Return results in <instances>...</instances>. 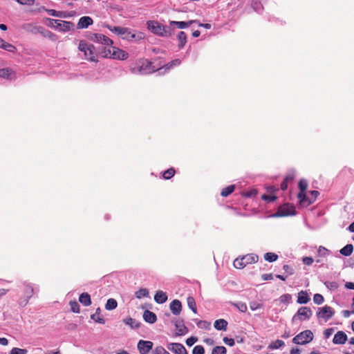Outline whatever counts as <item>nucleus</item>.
<instances>
[{
  "label": "nucleus",
  "instance_id": "1",
  "mask_svg": "<svg viewBox=\"0 0 354 354\" xmlns=\"http://www.w3.org/2000/svg\"><path fill=\"white\" fill-rule=\"evenodd\" d=\"M105 27H106L109 30H111L112 32L120 35L124 39L127 40H138V39H142L144 38V35L142 32H139L138 34L133 33L130 30V29L127 28L120 27V26H111L110 25H105Z\"/></svg>",
  "mask_w": 354,
  "mask_h": 354
},
{
  "label": "nucleus",
  "instance_id": "2",
  "mask_svg": "<svg viewBox=\"0 0 354 354\" xmlns=\"http://www.w3.org/2000/svg\"><path fill=\"white\" fill-rule=\"evenodd\" d=\"M131 71L134 74L147 75L155 71L154 66L151 62L147 59H140L137 61Z\"/></svg>",
  "mask_w": 354,
  "mask_h": 354
},
{
  "label": "nucleus",
  "instance_id": "3",
  "mask_svg": "<svg viewBox=\"0 0 354 354\" xmlns=\"http://www.w3.org/2000/svg\"><path fill=\"white\" fill-rule=\"evenodd\" d=\"M46 20L48 21V24H46L48 26L57 29L59 31L64 32L73 30L75 26L74 24L71 21H62L50 18H46Z\"/></svg>",
  "mask_w": 354,
  "mask_h": 354
},
{
  "label": "nucleus",
  "instance_id": "4",
  "mask_svg": "<svg viewBox=\"0 0 354 354\" xmlns=\"http://www.w3.org/2000/svg\"><path fill=\"white\" fill-rule=\"evenodd\" d=\"M78 49L84 52V57L86 59L91 62H96L97 60L95 47L93 44H88L85 41L82 40L80 41Z\"/></svg>",
  "mask_w": 354,
  "mask_h": 354
},
{
  "label": "nucleus",
  "instance_id": "5",
  "mask_svg": "<svg viewBox=\"0 0 354 354\" xmlns=\"http://www.w3.org/2000/svg\"><path fill=\"white\" fill-rule=\"evenodd\" d=\"M258 261V256L253 254H249L245 256H243L242 257L236 258L234 261V266L236 268L238 269H242L245 268L247 265L254 263L257 262Z\"/></svg>",
  "mask_w": 354,
  "mask_h": 354
},
{
  "label": "nucleus",
  "instance_id": "6",
  "mask_svg": "<svg viewBox=\"0 0 354 354\" xmlns=\"http://www.w3.org/2000/svg\"><path fill=\"white\" fill-rule=\"evenodd\" d=\"M103 56L124 60L128 58V53L118 48L111 46L107 49V52L104 51V55Z\"/></svg>",
  "mask_w": 354,
  "mask_h": 354
},
{
  "label": "nucleus",
  "instance_id": "7",
  "mask_svg": "<svg viewBox=\"0 0 354 354\" xmlns=\"http://www.w3.org/2000/svg\"><path fill=\"white\" fill-rule=\"evenodd\" d=\"M88 38L94 42H97L104 45L105 50L106 47L109 48L113 44V41L111 39L100 33H90L88 35Z\"/></svg>",
  "mask_w": 354,
  "mask_h": 354
},
{
  "label": "nucleus",
  "instance_id": "8",
  "mask_svg": "<svg viewBox=\"0 0 354 354\" xmlns=\"http://www.w3.org/2000/svg\"><path fill=\"white\" fill-rule=\"evenodd\" d=\"M313 332L306 330L296 335L292 339V342L296 344H306L310 342L313 339Z\"/></svg>",
  "mask_w": 354,
  "mask_h": 354
},
{
  "label": "nucleus",
  "instance_id": "9",
  "mask_svg": "<svg viewBox=\"0 0 354 354\" xmlns=\"http://www.w3.org/2000/svg\"><path fill=\"white\" fill-rule=\"evenodd\" d=\"M153 343L151 341L140 340L138 343V349L140 354H147L153 348Z\"/></svg>",
  "mask_w": 354,
  "mask_h": 354
},
{
  "label": "nucleus",
  "instance_id": "10",
  "mask_svg": "<svg viewBox=\"0 0 354 354\" xmlns=\"http://www.w3.org/2000/svg\"><path fill=\"white\" fill-rule=\"evenodd\" d=\"M313 315L312 310L308 307H301L297 315L293 317V319L298 317L300 320L308 319Z\"/></svg>",
  "mask_w": 354,
  "mask_h": 354
},
{
  "label": "nucleus",
  "instance_id": "11",
  "mask_svg": "<svg viewBox=\"0 0 354 354\" xmlns=\"http://www.w3.org/2000/svg\"><path fill=\"white\" fill-rule=\"evenodd\" d=\"M334 315V310L330 306H325L323 308H319L317 313V316L320 318H323L325 320H328Z\"/></svg>",
  "mask_w": 354,
  "mask_h": 354
},
{
  "label": "nucleus",
  "instance_id": "12",
  "mask_svg": "<svg viewBox=\"0 0 354 354\" xmlns=\"http://www.w3.org/2000/svg\"><path fill=\"white\" fill-rule=\"evenodd\" d=\"M168 348L175 354H187L184 346L179 343H171L168 346Z\"/></svg>",
  "mask_w": 354,
  "mask_h": 354
},
{
  "label": "nucleus",
  "instance_id": "13",
  "mask_svg": "<svg viewBox=\"0 0 354 354\" xmlns=\"http://www.w3.org/2000/svg\"><path fill=\"white\" fill-rule=\"evenodd\" d=\"M93 20L91 17L88 16L82 17L77 24V29L86 28L90 25H92Z\"/></svg>",
  "mask_w": 354,
  "mask_h": 354
},
{
  "label": "nucleus",
  "instance_id": "14",
  "mask_svg": "<svg viewBox=\"0 0 354 354\" xmlns=\"http://www.w3.org/2000/svg\"><path fill=\"white\" fill-rule=\"evenodd\" d=\"M174 324L176 327V335H183L188 333V329L185 326L183 320H176Z\"/></svg>",
  "mask_w": 354,
  "mask_h": 354
},
{
  "label": "nucleus",
  "instance_id": "15",
  "mask_svg": "<svg viewBox=\"0 0 354 354\" xmlns=\"http://www.w3.org/2000/svg\"><path fill=\"white\" fill-rule=\"evenodd\" d=\"M0 77L12 80L16 78V75L12 69L9 68H4L0 69Z\"/></svg>",
  "mask_w": 354,
  "mask_h": 354
},
{
  "label": "nucleus",
  "instance_id": "16",
  "mask_svg": "<svg viewBox=\"0 0 354 354\" xmlns=\"http://www.w3.org/2000/svg\"><path fill=\"white\" fill-rule=\"evenodd\" d=\"M169 308H170L171 312L174 315H178L182 310L181 302L178 299H174L170 304Z\"/></svg>",
  "mask_w": 354,
  "mask_h": 354
},
{
  "label": "nucleus",
  "instance_id": "17",
  "mask_svg": "<svg viewBox=\"0 0 354 354\" xmlns=\"http://www.w3.org/2000/svg\"><path fill=\"white\" fill-rule=\"evenodd\" d=\"M347 340V335L343 331H338L333 337V343L335 344H344Z\"/></svg>",
  "mask_w": 354,
  "mask_h": 354
},
{
  "label": "nucleus",
  "instance_id": "18",
  "mask_svg": "<svg viewBox=\"0 0 354 354\" xmlns=\"http://www.w3.org/2000/svg\"><path fill=\"white\" fill-rule=\"evenodd\" d=\"M23 29L32 34H39L40 30H42V26H38L32 23H28L23 26Z\"/></svg>",
  "mask_w": 354,
  "mask_h": 354
},
{
  "label": "nucleus",
  "instance_id": "19",
  "mask_svg": "<svg viewBox=\"0 0 354 354\" xmlns=\"http://www.w3.org/2000/svg\"><path fill=\"white\" fill-rule=\"evenodd\" d=\"M294 214L295 210L292 206H283L279 209L277 214L279 216H286L293 215Z\"/></svg>",
  "mask_w": 354,
  "mask_h": 354
},
{
  "label": "nucleus",
  "instance_id": "20",
  "mask_svg": "<svg viewBox=\"0 0 354 354\" xmlns=\"http://www.w3.org/2000/svg\"><path fill=\"white\" fill-rule=\"evenodd\" d=\"M79 301L84 306H88L91 304V297L87 292L82 293L80 295Z\"/></svg>",
  "mask_w": 354,
  "mask_h": 354
},
{
  "label": "nucleus",
  "instance_id": "21",
  "mask_svg": "<svg viewBox=\"0 0 354 354\" xmlns=\"http://www.w3.org/2000/svg\"><path fill=\"white\" fill-rule=\"evenodd\" d=\"M156 35L162 37H167L171 34L167 27L156 24Z\"/></svg>",
  "mask_w": 354,
  "mask_h": 354
},
{
  "label": "nucleus",
  "instance_id": "22",
  "mask_svg": "<svg viewBox=\"0 0 354 354\" xmlns=\"http://www.w3.org/2000/svg\"><path fill=\"white\" fill-rule=\"evenodd\" d=\"M310 301V298L306 291H300L298 293L297 302L299 304H307Z\"/></svg>",
  "mask_w": 354,
  "mask_h": 354
},
{
  "label": "nucleus",
  "instance_id": "23",
  "mask_svg": "<svg viewBox=\"0 0 354 354\" xmlns=\"http://www.w3.org/2000/svg\"><path fill=\"white\" fill-rule=\"evenodd\" d=\"M39 34H41L44 37H47L52 41H56L57 39V36L53 32L45 29L42 27V30H40Z\"/></svg>",
  "mask_w": 354,
  "mask_h": 354
},
{
  "label": "nucleus",
  "instance_id": "24",
  "mask_svg": "<svg viewBox=\"0 0 354 354\" xmlns=\"http://www.w3.org/2000/svg\"><path fill=\"white\" fill-rule=\"evenodd\" d=\"M195 22V21H187V22H185V21H170V25H176L177 26V27L180 29H184V28H186L187 27H189L192 23Z\"/></svg>",
  "mask_w": 354,
  "mask_h": 354
},
{
  "label": "nucleus",
  "instance_id": "25",
  "mask_svg": "<svg viewBox=\"0 0 354 354\" xmlns=\"http://www.w3.org/2000/svg\"><path fill=\"white\" fill-rule=\"evenodd\" d=\"M227 326V322L223 319H217L214 322V327L219 330H225Z\"/></svg>",
  "mask_w": 354,
  "mask_h": 354
},
{
  "label": "nucleus",
  "instance_id": "26",
  "mask_svg": "<svg viewBox=\"0 0 354 354\" xmlns=\"http://www.w3.org/2000/svg\"><path fill=\"white\" fill-rule=\"evenodd\" d=\"M143 318L145 322L149 323H154L155 322V313L146 310L143 313Z\"/></svg>",
  "mask_w": 354,
  "mask_h": 354
},
{
  "label": "nucleus",
  "instance_id": "27",
  "mask_svg": "<svg viewBox=\"0 0 354 354\" xmlns=\"http://www.w3.org/2000/svg\"><path fill=\"white\" fill-rule=\"evenodd\" d=\"M124 323L127 325H129L131 328H139L140 323L136 321V319L128 317L124 319Z\"/></svg>",
  "mask_w": 354,
  "mask_h": 354
},
{
  "label": "nucleus",
  "instance_id": "28",
  "mask_svg": "<svg viewBox=\"0 0 354 354\" xmlns=\"http://www.w3.org/2000/svg\"><path fill=\"white\" fill-rule=\"evenodd\" d=\"M167 300L166 292L161 290L156 291V303L163 304Z\"/></svg>",
  "mask_w": 354,
  "mask_h": 354
},
{
  "label": "nucleus",
  "instance_id": "29",
  "mask_svg": "<svg viewBox=\"0 0 354 354\" xmlns=\"http://www.w3.org/2000/svg\"><path fill=\"white\" fill-rule=\"evenodd\" d=\"M353 246L352 244H348L346 245V246H344V248H342L339 252L341 253V254L344 255V256H350L352 252H353Z\"/></svg>",
  "mask_w": 354,
  "mask_h": 354
},
{
  "label": "nucleus",
  "instance_id": "30",
  "mask_svg": "<svg viewBox=\"0 0 354 354\" xmlns=\"http://www.w3.org/2000/svg\"><path fill=\"white\" fill-rule=\"evenodd\" d=\"M91 318L94 320L95 322L100 324H104L105 321L103 318L100 317V308H97L95 313L91 315Z\"/></svg>",
  "mask_w": 354,
  "mask_h": 354
},
{
  "label": "nucleus",
  "instance_id": "31",
  "mask_svg": "<svg viewBox=\"0 0 354 354\" xmlns=\"http://www.w3.org/2000/svg\"><path fill=\"white\" fill-rule=\"evenodd\" d=\"M178 46L183 48L187 41L186 35L183 31H180L178 35Z\"/></svg>",
  "mask_w": 354,
  "mask_h": 354
},
{
  "label": "nucleus",
  "instance_id": "32",
  "mask_svg": "<svg viewBox=\"0 0 354 354\" xmlns=\"http://www.w3.org/2000/svg\"><path fill=\"white\" fill-rule=\"evenodd\" d=\"M118 303L114 299H109L105 305V308L108 310H111L117 308Z\"/></svg>",
  "mask_w": 354,
  "mask_h": 354
},
{
  "label": "nucleus",
  "instance_id": "33",
  "mask_svg": "<svg viewBox=\"0 0 354 354\" xmlns=\"http://www.w3.org/2000/svg\"><path fill=\"white\" fill-rule=\"evenodd\" d=\"M187 303L189 308L192 310L194 313H197L196 304L195 302V299L192 297H189L187 299Z\"/></svg>",
  "mask_w": 354,
  "mask_h": 354
},
{
  "label": "nucleus",
  "instance_id": "34",
  "mask_svg": "<svg viewBox=\"0 0 354 354\" xmlns=\"http://www.w3.org/2000/svg\"><path fill=\"white\" fill-rule=\"evenodd\" d=\"M34 288L30 284H25L24 295L25 297L30 299L33 295Z\"/></svg>",
  "mask_w": 354,
  "mask_h": 354
},
{
  "label": "nucleus",
  "instance_id": "35",
  "mask_svg": "<svg viewBox=\"0 0 354 354\" xmlns=\"http://www.w3.org/2000/svg\"><path fill=\"white\" fill-rule=\"evenodd\" d=\"M1 48L6 50L9 52H15L16 50V47L11 44L7 43L3 40L2 42L1 47Z\"/></svg>",
  "mask_w": 354,
  "mask_h": 354
},
{
  "label": "nucleus",
  "instance_id": "36",
  "mask_svg": "<svg viewBox=\"0 0 354 354\" xmlns=\"http://www.w3.org/2000/svg\"><path fill=\"white\" fill-rule=\"evenodd\" d=\"M284 345V342L282 340L277 339L273 342H272L268 348L271 349H277L281 348Z\"/></svg>",
  "mask_w": 354,
  "mask_h": 354
},
{
  "label": "nucleus",
  "instance_id": "37",
  "mask_svg": "<svg viewBox=\"0 0 354 354\" xmlns=\"http://www.w3.org/2000/svg\"><path fill=\"white\" fill-rule=\"evenodd\" d=\"M264 259L267 261L273 262L278 259V256L274 253L268 252L264 255Z\"/></svg>",
  "mask_w": 354,
  "mask_h": 354
},
{
  "label": "nucleus",
  "instance_id": "38",
  "mask_svg": "<svg viewBox=\"0 0 354 354\" xmlns=\"http://www.w3.org/2000/svg\"><path fill=\"white\" fill-rule=\"evenodd\" d=\"M149 294L148 290L146 288H140L136 292L135 295L138 299H141L144 297H147Z\"/></svg>",
  "mask_w": 354,
  "mask_h": 354
},
{
  "label": "nucleus",
  "instance_id": "39",
  "mask_svg": "<svg viewBox=\"0 0 354 354\" xmlns=\"http://www.w3.org/2000/svg\"><path fill=\"white\" fill-rule=\"evenodd\" d=\"M234 190V185H230L227 187H225V189H223L221 192V195L222 196H224V197H226L229 194H230L231 193L233 192V191Z\"/></svg>",
  "mask_w": 354,
  "mask_h": 354
},
{
  "label": "nucleus",
  "instance_id": "40",
  "mask_svg": "<svg viewBox=\"0 0 354 354\" xmlns=\"http://www.w3.org/2000/svg\"><path fill=\"white\" fill-rule=\"evenodd\" d=\"M298 198L300 199V203L301 204L305 205H308V198L306 197V196L304 193V191H301L298 194Z\"/></svg>",
  "mask_w": 354,
  "mask_h": 354
},
{
  "label": "nucleus",
  "instance_id": "41",
  "mask_svg": "<svg viewBox=\"0 0 354 354\" xmlns=\"http://www.w3.org/2000/svg\"><path fill=\"white\" fill-rule=\"evenodd\" d=\"M292 299V297L290 294H284V295H282L279 298V301L281 302V303H283V304H289L290 300Z\"/></svg>",
  "mask_w": 354,
  "mask_h": 354
},
{
  "label": "nucleus",
  "instance_id": "42",
  "mask_svg": "<svg viewBox=\"0 0 354 354\" xmlns=\"http://www.w3.org/2000/svg\"><path fill=\"white\" fill-rule=\"evenodd\" d=\"M71 310L75 313H80V305L76 301H71L69 303Z\"/></svg>",
  "mask_w": 354,
  "mask_h": 354
},
{
  "label": "nucleus",
  "instance_id": "43",
  "mask_svg": "<svg viewBox=\"0 0 354 354\" xmlns=\"http://www.w3.org/2000/svg\"><path fill=\"white\" fill-rule=\"evenodd\" d=\"M212 354H226V348L224 346H216L213 348Z\"/></svg>",
  "mask_w": 354,
  "mask_h": 354
},
{
  "label": "nucleus",
  "instance_id": "44",
  "mask_svg": "<svg viewBox=\"0 0 354 354\" xmlns=\"http://www.w3.org/2000/svg\"><path fill=\"white\" fill-rule=\"evenodd\" d=\"M198 327L203 329H209L211 324L206 321L199 320L196 323Z\"/></svg>",
  "mask_w": 354,
  "mask_h": 354
},
{
  "label": "nucleus",
  "instance_id": "45",
  "mask_svg": "<svg viewBox=\"0 0 354 354\" xmlns=\"http://www.w3.org/2000/svg\"><path fill=\"white\" fill-rule=\"evenodd\" d=\"M234 305L242 313H245L248 309L246 304L243 302H238L236 304H234Z\"/></svg>",
  "mask_w": 354,
  "mask_h": 354
},
{
  "label": "nucleus",
  "instance_id": "46",
  "mask_svg": "<svg viewBox=\"0 0 354 354\" xmlns=\"http://www.w3.org/2000/svg\"><path fill=\"white\" fill-rule=\"evenodd\" d=\"M175 174V170L172 168L167 169L163 173V178L165 179L171 178Z\"/></svg>",
  "mask_w": 354,
  "mask_h": 354
},
{
  "label": "nucleus",
  "instance_id": "47",
  "mask_svg": "<svg viewBox=\"0 0 354 354\" xmlns=\"http://www.w3.org/2000/svg\"><path fill=\"white\" fill-rule=\"evenodd\" d=\"M28 351L24 348H13L10 354H27Z\"/></svg>",
  "mask_w": 354,
  "mask_h": 354
},
{
  "label": "nucleus",
  "instance_id": "48",
  "mask_svg": "<svg viewBox=\"0 0 354 354\" xmlns=\"http://www.w3.org/2000/svg\"><path fill=\"white\" fill-rule=\"evenodd\" d=\"M313 301L316 304H322L324 302V297L320 294H315L313 297Z\"/></svg>",
  "mask_w": 354,
  "mask_h": 354
},
{
  "label": "nucleus",
  "instance_id": "49",
  "mask_svg": "<svg viewBox=\"0 0 354 354\" xmlns=\"http://www.w3.org/2000/svg\"><path fill=\"white\" fill-rule=\"evenodd\" d=\"M192 353L193 354H204L205 350L202 346L197 345L194 348Z\"/></svg>",
  "mask_w": 354,
  "mask_h": 354
},
{
  "label": "nucleus",
  "instance_id": "50",
  "mask_svg": "<svg viewBox=\"0 0 354 354\" xmlns=\"http://www.w3.org/2000/svg\"><path fill=\"white\" fill-rule=\"evenodd\" d=\"M299 189H301V191H304L305 192L306 189L308 187V183H307V181L304 180V179H301L299 181Z\"/></svg>",
  "mask_w": 354,
  "mask_h": 354
},
{
  "label": "nucleus",
  "instance_id": "51",
  "mask_svg": "<svg viewBox=\"0 0 354 354\" xmlns=\"http://www.w3.org/2000/svg\"><path fill=\"white\" fill-rule=\"evenodd\" d=\"M198 341V338L196 337H190L187 339L186 344L187 346H191Z\"/></svg>",
  "mask_w": 354,
  "mask_h": 354
},
{
  "label": "nucleus",
  "instance_id": "52",
  "mask_svg": "<svg viewBox=\"0 0 354 354\" xmlns=\"http://www.w3.org/2000/svg\"><path fill=\"white\" fill-rule=\"evenodd\" d=\"M310 194H311L312 198H310V199L308 198V205L312 203L315 200L317 195L319 194V192L317 191H311Z\"/></svg>",
  "mask_w": 354,
  "mask_h": 354
},
{
  "label": "nucleus",
  "instance_id": "53",
  "mask_svg": "<svg viewBox=\"0 0 354 354\" xmlns=\"http://www.w3.org/2000/svg\"><path fill=\"white\" fill-rule=\"evenodd\" d=\"M180 64V61L179 59H175L173 62H171V63L166 64L165 66L166 69H169L173 66H178Z\"/></svg>",
  "mask_w": 354,
  "mask_h": 354
},
{
  "label": "nucleus",
  "instance_id": "54",
  "mask_svg": "<svg viewBox=\"0 0 354 354\" xmlns=\"http://www.w3.org/2000/svg\"><path fill=\"white\" fill-rule=\"evenodd\" d=\"M261 307V304L255 301L250 303V308L252 310H255Z\"/></svg>",
  "mask_w": 354,
  "mask_h": 354
},
{
  "label": "nucleus",
  "instance_id": "55",
  "mask_svg": "<svg viewBox=\"0 0 354 354\" xmlns=\"http://www.w3.org/2000/svg\"><path fill=\"white\" fill-rule=\"evenodd\" d=\"M147 27L151 32L155 33V21H147Z\"/></svg>",
  "mask_w": 354,
  "mask_h": 354
},
{
  "label": "nucleus",
  "instance_id": "56",
  "mask_svg": "<svg viewBox=\"0 0 354 354\" xmlns=\"http://www.w3.org/2000/svg\"><path fill=\"white\" fill-rule=\"evenodd\" d=\"M223 342L225 344L230 346H232L234 345V340L232 338H228L227 337L223 338Z\"/></svg>",
  "mask_w": 354,
  "mask_h": 354
},
{
  "label": "nucleus",
  "instance_id": "57",
  "mask_svg": "<svg viewBox=\"0 0 354 354\" xmlns=\"http://www.w3.org/2000/svg\"><path fill=\"white\" fill-rule=\"evenodd\" d=\"M17 1L21 5H33L35 0H17Z\"/></svg>",
  "mask_w": 354,
  "mask_h": 354
},
{
  "label": "nucleus",
  "instance_id": "58",
  "mask_svg": "<svg viewBox=\"0 0 354 354\" xmlns=\"http://www.w3.org/2000/svg\"><path fill=\"white\" fill-rule=\"evenodd\" d=\"M292 180V178H289V177H287L281 183V189L283 190H285L287 189L288 187V182L289 180Z\"/></svg>",
  "mask_w": 354,
  "mask_h": 354
},
{
  "label": "nucleus",
  "instance_id": "59",
  "mask_svg": "<svg viewBox=\"0 0 354 354\" xmlns=\"http://www.w3.org/2000/svg\"><path fill=\"white\" fill-rule=\"evenodd\" d=\"M262 198L268 202H272L276 199V196L272 195H263Z\"/></svg>",
  "mask_w": 354,
  "mask_h": 354
},
{
  "label": "nucleus",
  "instance_id": "60",
  "mask_svg": "<svg viewBox=\"0 0 354 354\" xmlns=\"http://www.w3.org/2000/svg\"><path fill=\"white\" fill-rule=\"evenodd\" d=\"M28 300H29V299H28V298H26L25 297L24 298H21L19 299V304L21 306L24 307V306H26L28 304Z\"/></svg>",
  "mask_w": 354,
  "mask_h": 354
},
{
  "label": "nucleus",
  "instance_id": "61",
  "mask_svg": "<svg viewBox=\"0 0 354 354\" xmlns=\"http://www.w3.org/2000/svg\"><path fill=\"white\" fill-rule=\"evenodd\" d=\"M156 354H169L163 347H156Z\"/></svg>",
  "mask_w": 354,
  "mask_h": 354
},
{
  "label": "nucleus",
  "instance_id": "62",
  "mask_svg": "<svg viewBox=\"0 0 354 354\" xmlns=\"http://www.w3.org/2000/svg\"><path fill=\"white\" fill-rule=\"evenodd\" d=\"M318 252L321 254V255H326L328 252V250L323 247V246H319V249H318Z\"/></svg>",
  "mask_w": 354,
  "mask_h": 354
},
{
  "label": "nucleus",
  "instance_id": "63",
  "mask_svg": "<svg viewBox=\"0 0 354 354\" xmlns=\"http://www.w3.org/2000/svg\"><path fill=\"white\" fill-rule=\"evenodd\" d=\"M304 263L310 266L313 263V259L311 257H304L303 259Z\"/></svg>",
  "mask_w": 354,
  "mask_h": 354
},
{
  "label": "nucleus",
  "instance_id": "64",
  "mask_svg": "<svg viewBox=\"0 0 354 354\" xmlns=\"http://www.w3.org/2000/svg\"><path fill=\"white\" fill-rule=\"evenodd\" d=\"M334 332L333 328H328L324 331V336L326 338H328Z\"/></svg>",
  "mask_w": 354,
  "mask_h": 354
}]
</instances>
